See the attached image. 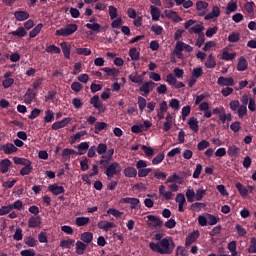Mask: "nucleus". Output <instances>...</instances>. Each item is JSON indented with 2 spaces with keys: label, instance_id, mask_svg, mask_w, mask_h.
Listing matches in <instances>:
<instances>
[{
  "label": "nucleus",
  "instance_id": "f257e3e1",
  "mask_svg": "<svg viewBox=\"0 0 256 256\" xmlns=\"http://www.w3.org/2000/svg\"><path fill=\"white\" fill-rule=\"evenodd\" d=\"M100 169H104V174L108 177V180H111L115 175H118L122 171V167L118 162L113 161H98Z\"/></svg>",
  "mask_w": 256,
  "mask_h": 256
},
{
  "label": "nucleus",
  "instance_id": "f03ea898",
  "mask_svg": "<svg viewBox=\"0 0 256 256\" xmlns=\"http://www.w3.org/2000/svg\"><path fill=\"white\" fill-rule=\"evenodd\" d=\"M179 186L177 183H172L171 185L168 186L169 191H166V186L160 185L158 188L159 195L163 197L165 200H172L174 197V194L172 192H178L179 191Z\"/></svg>",
  "mask_w": 256,
  "mask_h": 256
},
{
  "label": "nucleus",
  "instance_id": "7ed1b4c3",
  "mask_svg": "<svg viewBox=\"0 0 256 256\" xmlns=\"http://www.w3.org/2000/svg\"><path fill=\"white\" fill-rule=\"evenodd\" d=\"M195 23H196V20H187V22L184 24V29L188 30L189 34H196V35L203 34V31H204L203 22H199V24H195Z\"/></svg>",
  "mask_w": 256,
  "mask_h": 256
},
{
  "label": "nucleus",
  "instance_id": "20e7f679",
  "mask_svg": "<svg viewBox=\"0 0 256 256\" xmlns=\"http://www.w3.org/2000/svg\"><path fill=\"white\" fill-rule=\"evenodd\" d=\"M78 30L77 24H66L65 28H60L56 31L58 37H68L73 35Z\"/></svg>",
  "mask_w": 256,
  "mask_h": 256
},
{
  "label": "nucleus",
  "instance_id": "39448f33",
  "mask_svg": "<svg viewBox=\"0 0 256 256\" xmlns=\"http://www.w3.org/2000/svg\"><path fill=\"white\" fill-rule=\"evenodd\" d=\"M159 246H160V250H159L160 254H171L175 249L174 242L170 243L167 238H163L162 240H160Z\"/></svg>",
  "mask_w": 256,
  "mask_h": 256
},
{
  "label": "nucleus",
  "instance_id": "423d86ee",
  "mask_svg": "<svg viewBox=\"0 0 256 256\" xmlns=\"http://www.w3.org/2000/svg\"><path fill=\"white\" fill-rule=\"evenodd\" d=\"M90 104L94 109L98 110L100 114L106 112L107 107L103 104L98 95H94V97L90 98Z\"/></svg>",
  "mask_w": 256,
  "mask_h": 256
},
{
  "label": "nucleus",
  "instance_id": "0eeeda50",
  "mask_svg": "<svg viewBox=\"0 0 256 256\" xmlns=\"http://www.w3.org/2000/svg\"><path fill=\"white\" fill-rule=\"evenodd\" d=\"M197 15L200 17H204L207 14V9L209 4L207 1L204 0H197L195 3Z\"/></svg>",
  "mask_w": 256,
  "mask_h": 256
},
{
  "label": "nucleus",
  "instance_id": "6e6552de",
  "mask_svg": "<svg viewBox=\"0 0 256 256\" xmlns=\"http://www.w3.org/2000/svg\"><path fill=\"white\" fill-rule=\"evenodd\" d=\"M146 218H147L146 224L149 227L161 228L163 226V221L157 216L148 215L146 216Z\"/></svg>",
  "mask_w": 256,
  "mask_h": 256
},
{
  "label": "nucleus",
  "instance_id": "1a4fd4ad",
  "mask_svg": "<svg viewBox=\"0 0 256 256\" xmlns=\"http://www.w3.org/2000/svg\"><path fill=\"white\" fill-rule=\"evenodd\" d=\"M130 204V209L134 210L137 209V207L140 204V200L138 198H130V197H126V198H122L120 199V204Z\"/></svg>",
  "mask_w": 256,
  "mask_h": 256
},
{
  "label": "nucleus",
  "instance_id": "9d476101",
  "mask_svg": "<svg viewBox=\"0 0 256 256\" xmlns=\"http://www.w3.org/2000/svg\"><path fill=\"white\" fill-rule=\"evenodd\" d=\"M14 16L18 22H24L29 19L30 14L26 10H16Z\"/></svg>",
  "mask_w": 256,
  "mask_h": 256
},
{
  "label": "nucleus",
  "instance_id": "9b49d317",
  "mask_svg": "<svg viewBox=\"0 0 256 256\" xmlns=\"http://www.w3.org/2000/svg\"><path fill=\"white\" fill-rule=\"evenodd\" d=\"M220 15H221V10L219 6H213L211 12H209L204 16V20L208 21L214 18H218Z\"/></svg>",
  "mask_w": 256,
  "mask_h": 256
},
{
  "label": "nucleus",
  "instance_id": "f8f14e48",
  "mask_svg": "<svg viewBox=\"0 0 256 256\" xmlns=\"http://www.w3.org/2000/svg\"><path fill=\"white\" fill-rule=\"evenodd\" d=\"M217 85H219L221 87L235 86V81L232 77H230V78L219 77L217 80Z\"/></svg>",
  "mask_w": 256,
  "mask_h": 256
},
{
  "label": "nucleus",
  "instance_id": "ddd939ff",
  "mask_svg": "<svg viewBox=\"0 0 256 256\" xmlns=\"http://www.w3.org/2000/svg\"><path fill=\"white\" fill-rule=\"evenodd\" d=\"M164 15L166 18L171 19L175 23L182 21V18L174 10H164Z\"/></svg>",
  "mask_w": 256,
  "mask_h": 256
},
{
  "label": "nucleus",
  "instance_id": "4468645a",
  "mask_svg": "<svg viewBox=\"0 0 256 256\" xmlns=\"http://www.w3.org/2000/svg\"><path fill=\"white\" fill-rule=\"evenodd\" d=\"M156 84L153 81L145 82L140 88L139 91L148 95L155 88Z\"/></svg>",
  "mask_w": 256,
  "mask_h": 256
},
{
  "label": "nucleus",
  "instance_id": "2eb2a0df",
  "mask_svg": "<svg viewBox=\"0 0 256 256\" xmlns=\"http://www.w3.org/2000/svg\"><path fill=\"white\" fill-rule=\"evenodd\" d=\"M169 183L181 185V184L184 183V178L178 176L177 173H174V174H172L171 176H169V177L166 179L165 184H169Z\"/></svg>",
  "mask_w": 256,
  "mask_h": 256
},
{
  "label": "nucleus",
  "instance_id": "dca6fc26",
  "mask_svg": "<svg viewBox=\"0 0 256 256\" xmlns=\"http://www.w3.org/2000/svg\"><path fill=\"white\" fill-rule=\"evenodd\" d=\"M36 96H37V92H35L34 89L29 88V89L27 90L25 96H24V98H25V103H26L27 105H30V104L33 102V100L36 98Z\"/></svg>",
  "mask_w": 256,
  "mask_h": 256
},
{
  "label": "nucleus",
  "instance_id": "f3484780",
  "mask_svg": "<svg viewBox=\"0 0 256 256\" xmlns=\"http://www.w3.org/2000/svg\"><path fill=\"white\" fill-rule=\"evenodd\" d=\"M248 69V60H246L245 56H240L238 58L237 71L244 72Z\"/></svg>",
  "mask_w": 256,
  "mask_h": 256
},
{
  "label": "nucleus",
  "instance_id": "a211bd4d",
  "mask_svg": "<svg viewBox=\"0 0 256 256\" xmlns=\"http://www.w3.org/2000/svg\"><path fill=\"white\" fill-rule=\"evenodd\" d=\"M41 224H42V219L40 216H37V217L32 216L28 221L29 228H38L41 226Z\"/></svg>",
  "mask_w": 256,
  "mask_h": 256
},
{
  "label": "nucleus",
  "instance_id": "6ab92c4d",
  "mask_svg": "<svg viewBox=\"0 0 256 256\" xmlns=\"http://www.w3.org/2000/svg\"><path fill=\"white\" fill-rule=\"evenodd\" d=\"M150 15H151L152 21H159L161 16L160 8H157V6H150Z\"/></svg>",
  "mask_w": 256,
  "mask_h": 256
},
{
  "label": "nucleus",
  "instance_id": "aec40b11",
  "mask_svg": "<svg viewBox=\"0 0 256 256\" xmlns=\"http://www.w3.org/2000/svg\"><path fill=\"white\" fill-rule=\"evenodd\" d=\"M48 190L52 192L55 196L65 193V189L63 186H58L57 184L50 185Z\"/></svg>",
  "mask_w": 256,
  "mask_h": 256
},
{
  "label": "nucleus",
  "instance_id": "412c9836",
  "mask_svg": "<svg viewBox=\"0 0 256 256\" xmlns=\"http://www.w3.org/2000/svg\"><path fill=\"white\" fill-rule=\"evenodd\" d=\"M71 122V118H64L60 122H56L52 125V129L57 131L59 129L65 128Z\"/></svg>",
  "mask_w": 256,
  "mask_h": 256
},
{
  "label": "nucleus",
  "instance_id": "4be33fe9",
  "mask_svg": "<svg viewBox=\"0 0 256 256\" xmlns=\"http://www.w3.org/2000/svg\"><path fill=\"white\" fill-rule=\"evenodd\" d=\"M76 149H78V152H76V155L82 156L87 153L89 150V143L88 142H82L80 145L76 146Z\"/></svg>",
  "mask_w": 256,
  "mask_h": 256
},
{
  "label": "nucleus",
  "instance_id": "5701e85b",
  "mask_svg": "<svg viewBox=\"0 0 256 256\" xmlns=\"http://www.w3.org/2000/svg\"><path fill=\"white\" fill-rule=\"evenodd\" d=\"M236 52H232L229 54L227 48H224L222 54H221V59L224 61H233L236 58Z\"/></svg>",
  "mask_w": 256,
  "mask_h": 256
},
{
  "label": "nucleus",
  "instance_id": "b1692460",
  "mask_svg": "<svg viewBox=\"0 0 256 256\" xmlns=\"http://www.w3.org/2000/svg\"><path fill=\"white\" fill-rule=\"evenodd\" d=\"M2 150L4 151L5 154L11 155V154L17 152L18 149H17V147H15L14 144L8 143V144L2 146Z\"/></svg>",
  "mask_w": 256,
  "mask_h": 256
},
{
  "label": "nucleus",
  "instance_id": "393cba45",
  "mask_svg": "<svg viewBox=\"0 0 256 256\" xmlns=\"http://www.w3.org/2000/svg\"><path fill=\"white\" fill-rule=\"evenodd\" d=\"M61 48H62V51L64 53V58L66 59H70L71 56V44H68V42H62L61 43Z\"/></svg>",
  "mask_w": 256,
  "mask_h": 256
},
{
  "label": "nucleus",
  "instance_id": "a878e982",
  "mask_svg": "<svg viewBox=\"0 0 256 256\" xmlns=\"http://www.w3.org/2000/svg\"><path fill=\"white\" fill-rule=\"evenodd\" d=\"M198 124H199L198 119L195 117L190 118L188 121V126H189L190 130H192L195 133H197L199 131Z\"/></svg>",
  "mask_w": 256,
  "mask_h": 256
},
{
  "label": "nucleus",
  "instance_id": "bb28decb",
  "mask_svg": "<svg viewBox=\"0 0 256 256\" xmlns=\"http://www.w3.org/2000/svg\"><path fill=\"white\" fill-rule=\"evenodd\" d=\"M12 163L9 159H4L0 162V171L5 174L9 171Z\"/></svg>",
  "mask_w": 256,
  "mask_h": 256
},
{
  "label": "nucleus",
  "instance_id": "cd10ccee",
  "mask_svg": "<svg viewBox=\"0 0 256 256\" xmlns=\"http://www.w3.org/2000/svg\"><path fill=\"white\" fill-rule=\"evenodd\" d=\"M71 155H77V151L73 150V149H64L63 153H62V158L64 162L70 161V156Z\"/></svg>",
  "mask_w": 256,
  "mask_h": 256
},
{
  "label": "nucleus",
  "instance_id": "c85d7f7f",
  "mask_svg": "<svg viewBox=\"0 0 256 256\" xmlns=\"http://www.w3.org/2000/svg\"><path fill=\"white\" fill-rule=\"evenodd\" d=\"M10 35L18 38H23L27 35V32L23 26H20L18 29L14 30L13 32H10Z\"/></svg>",
  "mask_w": 256,
  "mask_h": 256
},
{
  "label": "nucleus",
  "instance_id": "c756f323",
  "mask_svg": "<svg viewBox=\"0 0 256 256\" xmlns=\"http://www.w3.org/2000/svg\"><path fill=\"white\" fill-rule=\"evenodd\" d=\"M235 187L237 188V191L243 198H246L248 196L249 190L243 184L236 183Z\"/></svg>",
  "mask_w": 256,
  "mask_h": 256
},
{
  "label": "nucleus",
  "instance_id": "7c9ffc66",
  "mask_svg": "<svg viewBox=\"0 0 256 256\" xmlns=\"http://www.w3.org/2000/svg\"><path fill=\"white\" fill-rule=\"evenodd\" d=\"M108 128V124L105 122H96L94 125V133L99 134L103 130H106Z\"/></svg>",
  "mask_w": 256,
  "mask_h": 256
},
{
  "label": "nucleus",
  "instance_id": "2f4dec72",
  "mask_svg": "<svg viewBox=\"0 0 256 256\" xmlns=\"http://www.w3.org/2000/svg\"><path fill=\"white\" fill-rule=\"evenodd\" d=\"M217 65L216 60L213 58V54H209L206 62H205V67L208 69H214Z\"/></svg>",
  "mask_w": 256,
  "mask_h": 256
},
{
  "label": "nucleus",
  "instance_id": "473e14b6",
  "mask_svg": "<svg viewBox=\"0 0 256 256\" xmlns=\"http://www.w3.org/2000/svg\"><path fill=\"white\" fill-rule=\"evenodd\" d=\"M138 172L136 168L128 167L124 169V176L128 178H135L137 176Z\"/></svg>",
  "mask_w": 256,
  "mask_h": 256
},
{
  "label": "nucleus",
  "instance_id": "72a5a7b5",
  "mask_svg": "<svg viewBox=\"0 0 256 256\" xmlns=\"http://www.w3.org/2000/svg\"><path fill=\"white\" fill-rule=\"evenodd\" d=\"M87 249V245L81 241L76 242V254L83 255Z\"/></svg>",
  "mask_w": 256,
  "mask_h": 256
},
{
  "label": "nucleus",
  "instance_id": "f704fd0d",
  "mask_svg": "<svg viewBox=\"0 0 256 256\" xmlns=\"http://www.w3.org/2000/svg\"><path fill=\"white\" fill-rule=\"evenodd\" d=\"M237 9H238V6L236 2H228L225 13L226 15H230L231 13L236 12Z\"/></svg>",
  "mask_w": 256,
  "mask_h": 256
},
{
  "label": "nucleus",
  "instance_id": "c9c22d12",
  "mask_svg": "<svg viewBox=\"0 0 256 256\" xmlns=\"http://www.w3.org/2000/svg\"><path fill=\"white\" fill-rule=\"evenodd\" d=\"M150 31L154 33L156 36H160L164 32V28L162 26H159V24H152L150 27Z\"/></svg>",
  "mask_w": 256,
  "mask_h": 256
},
{
  "label": "nucleus",
  "instance_id": "e433bc0d",
  "mask_svg": "<svg viewBox=\"0 0 256 256\" xmlns=\"http://www.w3.org/2000/svg\"><path fill=\"white\" fill-rule=\"evenodd\" d=\"M80 240L84 243H91L93 241V234L91 232H84L80 235Z\"/></svg>",
  "mask_w": 256,
  "mask_h": 256
},
{
  "label": "nucleus",
  "instance_id": "4c0bfd02",
  "mask_svg": "<svg viewBox=\"0 0 256 256\" xmlns=\"http://www.w3.org/2000/svg\"><path fill=\"white\" fill-rule=\"evenodd\" d=\"M116 225L112 222H100L98 223V228L104 230V231H109L111 228H115Z\"/></svg>",
  "mask_w": 256,
  "mask_h": 256
},
{
  "label": "nucleus",
  "instance_id": "58836bf2",
  "mask_svg": "<svg viewBox=\"0 0 256 256\" xmlns=\"http://www.w3.org/2000/svg\"><path fill=\"white\" fill-rule=\"evenodd\" d=\"M106 76L117 77L119 75V70L117 68H102Z\"/></svg>",
  "mask_w": 256,
  "mask_h": 256
},
{
  "label": "nucleus",
  "instance_id": "ea45409f",
  "mask_svg": "<svg viewBox=\"0 0 256 256\" xmlns=\"http://www.w3.org/2000/svg\"><path fill=\"white\" fill-rule=\"evenodd\" d=\"M25 167L22 168V170L20 171V174L22 176H26L29 175L32 171H33V167H32V162H27L26 165H24Z\"/></svg>",
  "mask_w": 256,
  "mask_h": 256
},
{
  "label": "nucleus",
  "instance_id": "a19ab883",
  "mask_svg": "<svg viewBox=\"0 0 256 256\" xmlns=\"http://www.w3.org/2000/svg\"><path fill=\"white\" fill-rule=\"evenodd\" d=\"M114 153H115L114 149H110V150L106 151V155H102V157H100L99 161H113Z\"/></svg>",
  "mask_w": 256,
  "mask_h": 256
},
{
  "label": "nucleus",
  "instance_id": "79ce46f5",
  "mask_svg": "<svg viewBox=\"0 0 256 256\" xmlns=\"http://www.w3.org/2000/svg\"><path fill=\"white\" fill-rule=\"evenodd\" d=\"M43 28V24H37L30 32V38L33 39L39 35Z\"/></svg>",
  "mask_w": 256,
  "mask_h": 256
},
{
  "label": "nucleus",
  "instance_id": "37998d69",
  "mask_svg": "<svg viewBox=\"0 0 256 256\" xmlns=\"http://www.w3.org/2000/svg\"><path fill=\"white\" fill-rule=\"evenodd\" d=\"M247 252L250 254H256V238L255 237H252L250 239V245L247 249Z\"/></svg>",
  "mask_w": 256,
  "mask_h": 256
},
{
  "label": "nucleus",
  "instance_id": "c03bdc74",
  "mask_svg": "<svg viewBox=\"0 0 256 256\" xmlns=\"http://www.w3.org/2000/svg\"><path fill=\"white\" fill-rule=\"evenodd\" d=\"M239 152H240V149H239L237 146H235V145L229 147L228 150H227V154H228L230 157H236V156H238Z\"/></svg>",
  "mask_w": 256,
  "mask_h": 256
},
{
  "label": "nucleus",
  "instance_id": "a18cd8bd",
  "mask_svg": "<svg viewBox=\"0 0 256 256\" xmlns=\"http://www.w3.org/2000/svg\"><path fill=\"white\" fill-rule=\"evenodd\" d=\"M207 217V224L210 226H214L218 223L219 218H217L216 216L212 215V214H206Z\"/></svg>",
  "mask_w": 256,
  "mask_h": 256
},
{
  "label": "nucleus",
  "instance_id": "49530a36",
  "mask_svg": "<svg viewBox=\"0 0 256 256\" xmlns=\"http://www.w3.org/2000/svg\"><path fill=\"white\" fill-rule=\"evenodd\" d=\"M153 177L157 180H166L167 174L164 172H161L159 169L154 170Z\"/></svg>",
  "mask_w": 256,
  "mask_h": 256
},
{
  "label": "nucleus",
  "instance_id": "de8ad7c7",
  "mask_svg": "<svg viewBox=\"0 0 256 256\" xmlns=\"http://www.w3.org/2000/svg\"><path fill=\"white\" fill-rule=\"evenodd\" d=\"M90 219L88 217H78L76 218V226L82 227L89 223Z\"/></svg>",
  "mask_w": 256,
  "mask_h": 256
},
{
  "label": "nucleus",
  "instance_id": "09e8293b",
  "mask_svg": "<svg viewBox=\"0 0 256 256\" xmlns=\"http://www.w3.org/2000/svg\"><path fill=\"white\" fill-rule=\"evenodd\" d=\"M129 54L132 61H137L140 58V52H138L137 48H130Z\"/></svg>",
  "mask_w": 256,
  "mask_h": 256
},
{
  "label": "nucleus",
  "instance_id": "8fccbe9b",
  "mask_svg": "<svg viewBox=\"0 0 256 256\" xmlns=\"http://www.w3.org/2000/svg\"><path fill=\"white\" fill-rule=\"evenodd\" d=\"M191 113V106H185L181 109V119L183 121L186 120V118L190 115Z\"/></svg>",
  "mask_w": 256,
  "mask_h": 256
},
{
  "label": "nucleus",
  "instance_id": "3c124183",
  "mask_svg": "<svg viewBox=\"0 0 256 256\" xmlns=\"http://www.w3.org/2000/svg\"><path fill=\"white\" fill-rule=\"evenodd\" d=\"M46 52L47 53L60 54L61 53V48H59V46H55V44H51L50 46H47Z\"/></svg>",
  "mask_w": 256,
  "mask_h": 256
},
{
  "label": "nucleus",
  "instance_id": "603ef678",
  "mask_svg": "<svg viewBox=\"0 0 256 256\" xmlns=\"http://www.w3.org/2000/svg\"><path fill=\"white\" fill-rule=\"evenodd\" d=\"M240 40V34H238L237 32H231L228 35V41L230 43H237Z\"/></svg>",
  "mask_w": 256,
  "mask_h": 256
},
{
  "label": "nucleus",
  "instance_id": "864d4df0",
  "mask_svg": "<svg viewBox=\"0 0 256 256\" xmlns=\"http://www.w3.org/2000/svg\"><path fill=\"white\" fill-rule=\"evenodd\" d=\"M107 145L104 143H100L98 144V147H96V153H98V155H104L107 152Z\"/></svg>",
  "mask_w": 256,
  "mask_h": 256
},
{
  "label": "nucleus",
  "instance_id": "5fc2aeb1",
  "mask_svg": "<svg viewBox=\"0 0 256 256\" xmlns=\"http://www.w3.org/2000/svg\"><path fill=\"white\" fill-rule=\"evenodd\" d=\"M150 172H152L151 168H141V169H138L137 175L139 178H144L148 176Z\"/></svg>",
  "mask_w": 256,
  "mask_h": 256
},
{
  "label": "nucleus",
  "instance_id": "6e6d98bb",
  "mask_svg": "<svg viewBox=\"0 0 256 256\" xmlns=\"http://www.w3.org/2000/svg\"><path fill=\"white\" fill-rule=\"evenodd\" d=\"M92 51L90 48H76V54L83 56H90Z\"/></svg>",
  "mask_w": 256,
  "mask_h": 256
},
{
  "label": "nucleus",
  "instance_id": "4d7b16f0",
  "mask_svg": "<svg viewBox=\"0 0 256 256\" xmlns=\"http://www.w3.org/2000/svg\"><path fill=\"white\" fill-rule=\"evenodd\" d=\"M141 150L144 152L145 156L148 158L154 155V150L151 147L142 145Z\"/></svg>",
  "mask_w": 256,
  "mask_h": 256
},
{
  "label": "nucleus",
  "instance_id": "13d9d810",
  "mask_svg": "<svg viewBox=\"0 0 256 256\" xmlns=\"http://www.w3.org/2000/svg\"><path fill=\"white\" fill-rule=\"evenodd\" d=\"M108 15H110L111 20H115L117 18V8L115 6H108Z\"/></svg>",
  "mask_w": 256,
  "mask_h": 256
},
{
  "label": "nucleus",
  "instance_id": "bf43d9fd",
  "mask_svg": "<svg viewBox=\"0 0 256 256\" xmlns=\"http://www.w3.org/2000/svg\"><path fill=\"white\" fill-rule=\"evenodd\" d=\"M24 242L29 247H35L37 245V240L35 238L31 237V236L26 237L24 239Z\"/></svg>",
  "mask_w": 256,
  "mask_h": 256
},
{
  "label": "nucleus",
  "instance_id": "052dcab7",
  "mask_svg": "<svg viewBox=\"0 0 256 256\" xmlns=\"http://www.w3.org/2000/svg\"><path fill=\"white\" fill-rule=\"evenodd\" d=\"M80 170L82 171L89 170V160L86 157H83L82 161H80Z\"/></svg>",
  "mask_w": 256,
  "mask_h": 256
},
{
  "label": "nucleus",
  "instance_id": "680f3d73",
  "mask_svg": "<svg viewBox=\"0 0 256 256\" xmlns=\"http://www.w3.org/2000/svg\"><path fill=\"white\" fill-rule=\"evenodd\" d=\"M75 243V240H72V239H68V240H62L61 243H60V246L62 248H71V246H73Z\"/></svg>",
  "mask_w": 256,
  "mask_h": 256
},
{
  "label": "nucleus",
  "instance_id": "e2e57ef3",
  "mask_svg": "<svg viewBox=\"0 0 256 256\" xmlns=\"http://www.w3.org/2000/svg\"><path fill=\"white\" fill-rule=\"evenodd\" d=\"M188 202L193 203L195 198V191L188 189L185 193Z\"/></svg>",
  "mask_w": 256,
  "mask_h": 256
},
{
  "label": "nucleus",
  "instance_id": "0e129e2a",
  "mask_svg": "<svg viewBox=\"0 0 256 256\" xmlns=\"http://www.w3.org/2000/svg\"><path fill=\"white\" fill-rule=\"evenodd\" d=\"M210 146V143L206 140H202L197 144V150L202 151Z\"/></svg>",
  "mask_w": 256,
  "mask_h": 256
},
{
  "label": "nucleus",
  "instance_id": "69168bd1",
  "mask_svg": "<svg viewBox=\"0 0 256 256\" xmlns=\"http://www.w3.org/2000/svg\"><path fill=\"white\" fill-rule=\"evenodd\" d=\"M70 88L72 89V91L79 93L83 89V86L79 82H74L72 83V85H70Z\"/></svg>",
  "mask_w": 256,
  "mask_h": 256
},
{
  "label": "nucleus",
  "instance_id": "338daca9",
  "mask_svg": "<svg viewBox=\"0 0 256 256\" xmlns=\"http://www.w3.org/2000/svg\"><path fill=\"white\" fill-rule=\"evenodd\" d=\"M23 230L21 228H17L15 234L13 235V239L16 241H21L23 239Z\"/></svg>",
  "mask_w": 256,
  "mask_h": 256
},
{
  "label": "nucleus",
  "instance_id": "774afa93",
  "mask_svg": "<svg viewBox=\"0 0 256 256\" xmlns=\"http://www.w3.org/2000/svg\"><path fill=\"white\" fill-rule=\"evenodd\" d=\"M53 120H54V113L51 110H47L44 121L46 123H51Z\"/></svg>",
  "mask_w": 256,
  "mask_h": 256
}]
</instances>
